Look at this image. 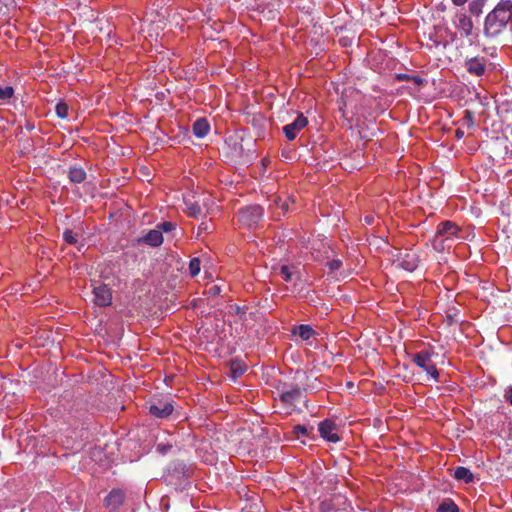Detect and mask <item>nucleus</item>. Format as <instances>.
Here are the masks:
<instances>
[{
	"mask_svg": "<svg viewBox=\"0 0 512 512\" xmlns=\"http://www.w3.org/2000/svg\"><path fill=\"white\" fill-rule=\"evenodd\" d=\"M511 21L512 1L501 0L485 18L483 29L484 35L489 38L499 36Z\"/></svg>",
	"mask_w": 512,
	"mask_h": 512,
	"instance_id": "1",
	"label": "nucleus"
},
{
	"mask_svg": "<svg viewBox=\"0 0 512 512\" xmlns=\"http://www.w3.org/2000/svg\"><path fill=\"white\" fill-rule=\"evenodd\" d=\"M460 228L452 221H443L438 227L432 240V246L437 252L450 249L454 240L459 239Z\"/></svg>",
	"mask_w": 512,
	"mask_h": 512,
	"instance_id": "2",
	"label": "nucleus"
},
{
	"mask_svg": "<svg viewBox=\"0 0 512 512\" xmlns=\"http://www.w3.org/2000/svg\"><path fill=\"white\" fill-rule=\"evenodd\" d=\"M431 357L432 353L429 350H422L413 355L412 361L428 375L437 380L439 377V372L436 366L433 364Z\"/></svg>",
	"mask_w": 512,
	"mask_h": 512,
	"instance_id": "3",
	"label": "nucleus"
},
{
	"mask_svg": "<svg viewBox=\"0 0 512 512\" xmlns=\"http://www.w3.org/2000/svg\"><path fill=\"white\" fill-rule=\"evenodd\" d=\"M262 217L263 209L259 205L245 207L238 213L239 221L249 228L257 226Z\"/></svg>",
	"mask_w": 512,
	"mask_h": 512,
	"instance_id": "4",
	"label": "nucleus"
},
{
	"mask_svg": "<svg viewBox=\"0 0 512 512\" xmlns=\"http://www.w3.org/2000/svg\"><path fill=\"white\" fill-rule=\"evenodd\" d=\"M452 23L460 32L461 36L468 38L473 35V21L464 10H459L455 13L452 18Z\"/></svg>",
	"mask_w": 512,
	"mask_h": 512,
	"instance_id": "5",
	"label": "nucleus"
},
{
	"mask_svg": "<svg viewBox=\"0 0 512 512\" xmlns=\"http://www.w3.org/2000/svg\"><path fill=\"white\" fill-rule=\"evenodd\" d=\"M173 404L169 400L157 399L150 403L149 412L157 418H167L173 412Z\"/></svg>",
	"mask_w": 512,
	"mask_h": 512,
	"instance_id": "6",
	"label": "nucleus"
},
{
	"mask_svg": "<svg viewBox=\"0 0 512 512\" xmlns=\"http://www.w3.org/2000/svg\"><path fill=\"white\" fill-rule=\"evenodd\" d=\"M319 433L322 438L329 442L336 443L340 441V437L337 433V425L334 421L325 419L319 424Z\"/></svg>",
	"mask_w": 512,
	"mask_h": 512,
	"instance_id": "7",
	"label": "nucleus"
},
{
	"mask_svg": "<svg viewBox=\"0 0 512 512\" xmlns=\"http://www.w3.org/2000/svg\"><path fill=\"white\" fill-rule=\"evenodd\" d=\"M307 124V118L303 114H298L297 118L292 123L283 127V132L286 138L292 141L296 138L297 133L305 128Z\"/></svg>",
	"mask_w": 512,
	"mask_h": 512,
	"instance_id": "8",
	"label": "nucleus"
},
{
	"mask_svg": "<svg viewBox=\"0 0 512 512\" xmlns=\"http://www.w3.org/2000/svg\"><path fill=\"white\" fill-rule=\"evenodd\" d=\"M93 294H94V302L98 306H102V307L109 306L112 302L111 289L105 284L94 287Z\"/></svg>",
	"mask_w": 512,
	"mask_h": 512,
	"instance_id": "9",
	"label": "nucleus"
},
{
	"mask_svg": "<svg viewBox=\"0 0 512 512\" xmlns=\"http://www.w3.org/2000/svg\"><path fill=\"white\" fill-rule=\"evenodd\" d=\"M302 395V389L298 386H294L289 390H283L279 398L283 404L294 406L295 403L302 398Z\"/></svg>",
	"mask_w": 512,
	"mask_h": 512,
	"instance_id": "10",
	"label": "nucleus"
},
{
	"mask_svg": "<svg viewBox=\"0 0 512 512\" xmlns=\"http://www.w3.org/2000/svg\"><path fill=\"white\" fill-rule=\"evenodd\" d=\"M466 70L475 76H482L486 71V60L474 57L465 62Z\"/></svg>",
	"mask_w": 512,
	"mask_h": 512,
	"instance_id": "11",
	"label": "nucleus"
},
{
	"mask_svg": "<svg viewBox=\"0 0 512 512\" xmlns=\"http://www.w3.org/2000/svg\"><path fill=\"white\" fill-rule=\"evenodd\" d=\"M138 243H144L151 247H158L163 243V234H161V230L157 228L151 229L143 237L138 239Z\"/></svg>",
	"mask_w": 512,
	"mask_h": 512,
	"instance_id": "12",
	"label": "nucleus"
},
{
	"mask_svg": "<svg viewBox=\"0 0 512 512\" xmlns=\"http://www.w3.org/2000/svg\"><path fill=\"white\" fill-rule=\"evenodd\" d=\"M125 499V494L120 489H113L105 498V505L111 509L120 507Z\"/></svg>",
	"mask_w": 512,
	"mask_h": 512,
	"instance_id": "13",
	"label": "nucleus"
},
{
	"mask_svg": "<svg viewBox=\"0 0 512 512\" xmlns=\"http://www.w3.org/2000/svg\"><path fill=\"white\" fill-rule=\"evenodd\" d=\"M210 131V125L205 118L197 119L193 124V133L198 138L205 137Z\"/></svg>",
	"mask_w": 512,
	"mask_h": 512,
	"instance_id": "14",
	"label": "nucleus"
},
{
	"mask_svg": "<svg viewBox=\"0 0 512 512\" xmlns=\"http://www.w3.org/2000/svg\"><path fill=\"white\" fill-rule=\"evenodd\" d=\"M68 178L72 183L80 184L86 179V172L82 167L72 166L68 170Z\"/></svg>",
	"mask_w": 512,
	"mask_h": 512,
	"instance_id": "15",
	"label": "nucleus"
},
{
	"mask_svg": "<svg viewBox=\"0 0 512 512\" xmlns=\"http://www.w3.org/2000/svg\"><path fill=\"white\" fill-rule=\"evenodd\" d=\"M294 267L288 265H280L278 267H274V273L280 276L285 282H291L293 279Z\"/></svg>",
	"mask_w": 512,
	"mask_h": 512,
	"instance_id": "16",
	"label": "nucleus"
},
{
	"mask_svg": "<svg viewBox=\"0 0 512 512\" xmlns=\"http://www.w3.org/2000/svg\"><path fill=\"white\" fill-rule=\"evenodd\" d=\"M292 333L294 335H298L303 340H309L312 336H314L315 331L310 325L301 324L296 326Z\"/></svg>",
	"mask_w": 512,
	"mask_h": 512,
	"instance_id": "17",
	"label": "nucleus"
},
{
	"mask_svg": "<svg viewBox=\"0 0 512 512\" xmlns=\"http://www.w3.org/2000/svg\"><path fill=\"white\" fill-rule=\"evenodd\" d=\"M454 477L459 480L463 481L465 483H471L474 480V476L472 472L463 466H458L454 471Z\"/></svg>",
	"mask_w": 512,
	"mask_h": 512,
	"instance_id": "18",
	"label": "nucleus"
},
{
	"mask_svg": "<svg viewBox=\"0 0 512 512\" xmlns=\"http://www.w3.org/2000/svg\"><path fill=\"white\" fill-rule=\"evenodd\" d=\"M400 266L407 271H413L418 266V259L415 254L406 253L405 257L400 261Z\"/></svg>",
	"mask_w": 512,
	"mask_h": 512,
	"instance_id": "19",
	"label": "nucleus"
},
{
	"mask_svg": "<svg viewBox=\"0 0 512 512\" xmlns=\"http://www.w3.org/2000/svg\"><path fill=\"white\" fill-rule=\"evenodd\" d=\"M245 370L246 366L241 361L235 360L230 363V375L233 380L242 376Z\"/></svg>",
	"mask_w": 512,
	"mask_h": 512,
	"instance_id": "20",
	"label": "nucleus"
},
{
	"mask_svg": "<svg viewBox=\"0 0 512 512\" xmlns=\"http://www.w3.org/2000/svg\"><path fill=\"white\" fill-rule=\"evenodd\" d=\"M486 0H472L469 4V11L474 16H479L482 13Z\"/></svg>",
	"mask_w": 512,
	"mask_h": 512,
	"instance_id": "21",
	"label": "nucleus"
},
{
	"mask_svg": "<svg viewBox=\"0 0 512 512\" xmlns=\"http://www.w3.org/2000/svg\"><path fill=\"white\" fill-rule=\"evenodd\" d=\"M436 512H459V508L453 501H448L441 503Z\"/></svg>",
	"mask_w": 512,
	"mask_h": 512,
	"instance_id": "22",
	"label": "nucleus"
},
{
	"mask_svg": "<svg viewBox=\"0 0 512 512\" xmlns=\"http://www.w3.org/2000/svg\"><path fill=\"white\" fill-rule=\"evenodd\" d=\"M14 95V89L11 86H0V104L9 100Z\"/></svg>",
	"mask_w": 512,
	"mask_h": 512,
	"instance_id": "23",
	"label": "nucleus"
},
{
	"mask_svg": "<svg viewBox=\"0 0 512 512\" xmlns=\"http://www.w3.org/2000/svg\"><path fill=\"white\" fill-rule=\"evenodd\" d=\"M200 259L199 258H192L189 262V273L191 277H196L200 272Z\"/></svg>",
	"mask_w": 512,
	"mask_h": 512,
	"instance_id": "24",
	"label": "nucleus"
},
{
	"mask_svg": "<svg viewBox=\"0 0 512 512\" xmlns=\"http://www.w3.org/2000/svg\"><path fill=\"white\" fill-rule=\"evenodd\" d=\"M186 205H187V211H188V215L191 216V217H198L202 210H201V207L198 203L194 202V203H189V202H186Z\"/></svg>",
	"mask_w": 512,
	"mask_h": 512,
	"instance_id": "25",
	"label": "nucleus"
},
{
	"mask_svg": "<svg viewBox=\"0 0 512 512\" xmlns=\"http://www.w3.org/2000/svg\"><path fill=\"white\" fill-rule=\"evenodd\" d=\"M56 114L60 118H66L68 116V105L64 102H60L56 105Z\"/></svg>",
	"mask_w": 512,
	"mask_h": 512,
	"instance_id": "26",
	"label": "nucleus"
},
{
	"mask_svg": "<svg viewBox=\"0 0 512 512\" xmlns=\"http://www.w3.org/2000/svg\"><path fill=\"white\" fill-rule=\"evenodd\" d=\"M63 238L68 244H76L77 243V234H75L72 230L66 229L63 233Z\"/></svg>",
	"mask_w": 512,
	"mask_h": 512,
	"instance_id": "27",
	"label": "nucleus"
},
{
	"mask_svg": "<svg viewBox=\"0 0 512 512\" xmlns=\"http://www.w3.org/2000/svg\"><path fill=\"white\" fill-rule=\"evenodd\" d=\"M310 430L312 431L313 428L311 427ZM293 433L298 437L299 436H308L309 429H308V427H306L304 425H296L293 427Z\"/></svg>",
	"mask_w": 512,
	"mask_h": 512,
	"instance_id": "28",
	"label": "nucleus"
},
{
	"mask_svg": "<svg viewBox=\"0 0 512 512\" xmlns=\"http://www.w3.org/2000/svg\"><path fill=\"white\" fill-rule=\"evenodd\" d=\"M175 227L176 225L170 221H165L156 226L157 229L161 230V234H163V232H170L174 230Z\"/></svg>",
	"mask_w": 512,
	"mask_h": 512,
	"instance_id": "29",
	"label": "nucleus"
},
{
	"mask_svg": "<svg viewBox=\"0 0 512 512\" xmlns=\"http://www.w3.org/2000/svg\"><path fill=\"white\" fill-rule=\"evenodd\" d=\"M331 271L338 270L342 266V261L338 259L331 260L327 263Z\"/></svg>",
	"mask_w": 512,
	"mask_h": 512,
	"instance_id": "30",
	"label": "nucleus"
},
{
	"mask_svg": "<svg viewBox=\"0 0 512 512\" xmlns=\"http://www.w3.org/2000/svg\"><path fill=\"white\" fill-rule=\"evenodd\" d=\"M221 289L219 286L217 285H213L209 288V294L211 295H218L220 293Z\"/></svg>",
	"mask_w": 512,
	"mask_h": 512,
	"instance_id": "31",
	"label": "nucleus"
},
{
	"mask_svg": "<svg viewBox=\"0 0 512 512\" xmlns=\"http://www.w3.org/2000/svg\"><path fill=\"white\" fill-rule=\"evenodd\" d=\"M506 400L512 405V386L508 388V390L505 393Z\"/></svg>",
	"mask_w": 512,
	"mask_h": 512,
	"instance_id": "32",
	"label": "nucleus"
},
{
	"mask_svg": "<svg viewBox=\"0 0 512 512\" xmlns=\"http://www.w3.org/2000/svg\"><path fill=\"white\" fill-rule=\"evenodd\" d=\"M468 0H452L453 4L456 6H463Z\"/></svg>",
	"mask_w": 512,
	"mask_h": 512,
	"instance_id": "33",
	"label": "nucleus"
},
{
	"mask_svg": "<svg viewBox=\"0 0 512 512\" xmlns=\"http://www.w3.org/2000/svg\"><path fill=\"white\" fill-rule=\"evenodd\" d=\"M320 509H321L322 511H326V510H328V509H329V504H328V503H326V502H322V503L320 504Z\"/></svg>",
	"mask_w": 512,
	"mask_h": 512,
	"instance_id": "34",
	"label": "nucleus"
},
{
	"mask_svg": "<svg viewBox=\"0 0 512 512\" xmlns=\"http://www.w3.org/2000/svg\"><path fill=\"white\" fill-rule=\"evenodd\" d=\"M199 229L203 230V231H206V230H208V226H207L206 223H201V225L199 226Z\"/></svg>",
	"mask_w": 512,
	"mask_h": 512,
	"instance_id": "35",
	"label": "nucleus"
},
{
	"mask_svg": "<svg viewBox=\"0 0 512 512\" xmlns=\"http://www.w3.org/2000/svg\"><path fill=\"white\" fill-rule=\"evenodd\" d=\"M414 82L417 84H422L423 80L420 77H414Z\"/></svg>",
	"mask_w": 512,
	"mask_h": 512,
	"instance_id": "36",
	"label": "nucleus"
},
{
	"mask_svg": "<svg viewBox=\"0 0 512 512\" xmlns=\"http://www.w3.org/2000/svg\"><path fill=\"white\" fill-rule=\"evenodd\" d=\"M457 37L456 33H451V40L454 41Z\"/></svg>",
	"mask_w": 512,
	"mask_h": 512,
	"instance_id": "37",
	"label": "nucleus"
},
{
	"mask_svg": "<svg viewBox=\"0 0 512 512\" xmlns=\"http://www.w3.org/2000/svg\"><path fill=\"white\" fill-rule=\"evenodd\" d=\"M462 136H463V132L457 130V137L459 138V137H462Z\"/></svg>",
	"mask_w": 512,
	"mask_h": 512,
	"instance_id": "38",
	"label": "nucleus"
},
{
	"mask_svg": "<svg viewBox=\"0 0 512 512\" xmlns=\"http://www.w3.org/2000/svg\"><path fill=\"white\" fill-rule=\"evenodd\" d=\"M282 209H283V210H285V211H286V210H288V205H287L286 203H284V204L282 205Z\"/></svg>",
	"mask_w": 512,
	"mask_h": 512,
	"instance_id": "39",
	"label": "nucleus"
},
{
	"mask_svg": "<svg viewBox=\"0 0 512 512\" xmlns=\"http://www.w3.org/2000/svg\"><path fill=\"white\" fill-rule=\"evenodd\" d=\"M366 222L370 224L372 222V218L371 217H366Z\"/></svg>",
	"mask_w": 512,
	"mask_h": 512,
	"instance_id": "40",
	"label": "nucleus"
},
{
	"mask_svg": "<svg viewBox=\"0 0 512 512\" xmlns=\"http://www.w3.org/2000/svg\"><path fill=\"white\" fill-rule=\"evenodd\" d=\"M466 113L468 114L469 119L471 120V112H468V111H467Z\"/></svg>",
	"mask_w": 512,
	"mask_h": 512,
	"instance_id": "41",
	"label": "nucleus"
}]
</instances>
